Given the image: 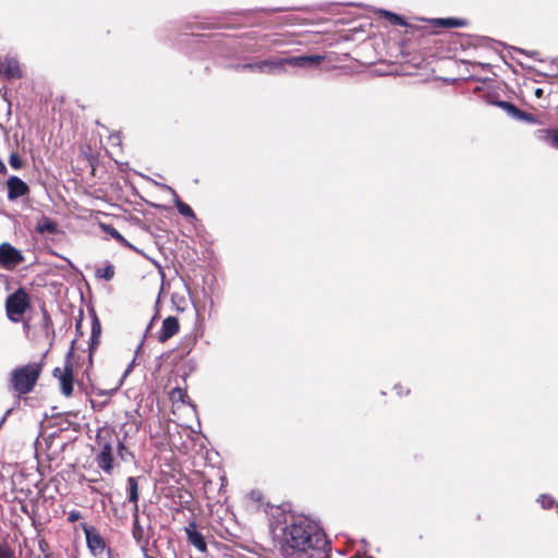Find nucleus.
<instances>
[{
    "instance_id": "1",
    "label": "nucleus",
    "mask_w": 558,
    "mask_h": 558,
    "mask_svg": "<svg viewBox=\"0 0 558 558\" xmlns=\"http://www.w3.org/2000/svg\"><path fill=\"white\" fill-rule=\"evenodd\" d=\"M276 538L281 558H330L324 530L305 515L286 517Z\"/></svg>"
},
{
    "instance_id": "2",
    "label": "nucleus",
    "mask_w": 558,
    "mask_h": 558,
    "mask_svg": "<svg viewBox=\"0 0 558 558\" xmlns=\"http://www.w3.org/2000/svg\"><path fill=\"white\" fill-rule=\"evenodd\" d=\"M40 375V367L37 364H27L13 369L11 373L10 384L11 387L19 395H26L33 390L38 377Z\"/></svg>"
},
{
    "instance_id": "3",
    "label": "nucleus",
    "mask_w": 558,
    "mask_h": 558,
    "mask_svg": "<svg viewBox=\"0 0 558 558\" xmlns=\"http://www.w3.org/2000/svg\"><path fill=\"white\" fill-rule=\"evenodd\" d=\"M28 306V294L23 289L16 290L14 293L10 294L5 301L8 318L14 323L20 322Z\"/></svg>"
},
{
    "instance_id": "4",
    "label": "nucleus",
    "mask_w": 558,
    "mask_h": 558,
    "mask_svg": "<svg viewBox=\"0 0 558 558\" xmlns=\"http://www.w3.org/2000/svg\"><path fill=\"white\" fill-rule=\"evenodd\" d=\"M24 262V256L20 250L9 242L0 244V267L5 270H13Z\"/></svg>"
},
{
    "instance_id": "5",
    "label": "nucleus",
    "mask_w": 558,
    "mask_h": 558,
    "mask_svg": "<svg viewBox=\"0 0 558 558\" xmlns=\"http://www.w3.org/2000/svg\"><path fill=\"white\" fill-rule=\"evenodd\" d=\"M242 71H254L265 74H276L282 72L281 58L268 59L258 62L244 63L236 66Z\"/></svg>"
},
{
    "instance_id": "6",
    "label": "nucleus",
    "mask_w": 558,
    "mask_h": 558,
    "mask_svg": "<svg viewBox=\"0 0 558 558\" xmlns=\"http://www.w3.org/2000/svg\"><path fill=\"white\" fill-rule=\"evenodd\" d=\"M82 530L84 531L86 537V544L89 551L94 555H100L106 548V543L104 537L96 531L95 527L89 526L86 523L81 524Z\"/></svg>"
},
{
    "instance_id": "7",
    "label": "nucleus",
    "mask_w": 558,
    "mask_h": 558,
    "mask_svg": "<svg viewBox=\"0 0 558 558\" xmlns=\"http://www.w3.org/2000/svg\"><path fill=\"white\" fill-rule=\"evenodd\" d=\"M323 59L322 56L317 54L281 58L282 72H284L286 65L303 69L314 68L318 65Z\"/></svg>"
},
{
    "instance_id": "8",
    "label": "nucleus",
    "mask_w": 558,
    "mask_h": 558,
    "mask_svg": "<svg viewBox=\"0 0 558 558\" xmlns=\"http://www.w3.org/2000/svg\"><path fill=\"white\" fill-rule=\"evenodd\" d=\"M184 532L186 534L187 542L193 545L201 553H205L207 550V544L201 532L197 531L196 523L190 522L185 527Z\"/></svg>"
},
{
    "instance_id": "9",
    "label": "nucleus",
    "mask_w": 558,
    "mask_h": 558,
    "mask_svg": "<svg viewBox=\"0 0 558 558\" xmlns=\"http://www.w3.org/2000/svg\"><path fill=\"white\" fill-rule=\"evenodd\" d=\"M7 186L9 201H14L29 192L28 185L22 179L15 175L9 178L7 181Z\"/></svg>"
},
{
    "instance_id": "10",
    "label": "nucleus",
    "mask_w": 558,
    "mask_h": 558,
    "mask_svg": "<svg viewBox=\"0 0 558 558\" xmlns=\"http://www.w3.org/2000/svg\"><path fill=\"white\" fill-rule=\"evenodd\" d=\"M179 328L180 325L178 318L174 316H168L162 322L161 329L158 335V340L160 342H166L179 331Z\"/></svg>"
},
{
    "instance_id": "11",
    "label": "nucleus",
    "mask_w": 558,
    "mask_h": 558,
    "mask_svg": "<svg viewBox=\"0 0 558 558\" xmlns=\"http://www.w3.org/2000/svg\"><path fill=\"white\" fill-rule=\"evenodd\" d=\"M74 345V341L72 342ZM73 354V347L69 350L66 354V359L70 360ZM61 391L64 396L70 397L73 392V377H72V366L69 361L65 364V375L60 380Z\"/></svg>"
},
{
    "instance_id": "12",
    "label": "nucleus",
    "mask_w": 558,
    "mask_h": 558,
    "mask_svg": "<svg viewBox=\"0 0 558 558\" xmlns=\"http://www.w3.org/2000/svg\"><path fill=\"white\" fill-rule=\"evenodd\" d=\"M0 73L9 80L20 78L22 71L19 61L14 58H5L3 61L0 60Z\"/></svg>"
},
{
    "instance_id": "13",
    "label": "nucleus",
    "mask_w": 558,
    "mask_h": 558,
    "mask_svg": "<svg viewBox=\"0 0 558 558\" xmlns=\"http://www.w3.org/2000/svg\"><path fill=\"white\" fill-rule=\"evenodd\" d=\"M97 464L98 466L105 471L106 473H111L112 471V448L110 442H105L102 445L101 451L97 456Z\"/></svg>"
},
{
    "instance_id": "14",
    "label": "nucleus",
    "mask_w": 558,
    "mask_h": 558,
    "mask_svg": "<svg viewBox=\"0 0 558 558\" xmlns=\"http://www.w3.org/2000/svg\"><path fill=\"white\" fill-rule=\"evenodd\" d=\"M535 136L538 141L558 149V129L537 130Z\"/></svg>"
},
{
    "instance_id": "15",
    "label": "nucleus",
    "mask_w": 558,
    "mask_h": 558,
    "mask_svg": "<svg viewBox=\"0 0 558 558\" xmlns=\"http://www.w3.org/2000/svg\"><path fill=\"white\" fill-rule=\"evenodd\" d=\"M168 190L171 192V194L173 196L175 207L178 208V211L180 213V215H182L183 217H185L187 219L195 220L196 216H195L193 209L187 204H185L184 202H182L180 199L177 192L172 187L168 186Z\"/></svg>"
},
{
    "instance_id": "16",
    "label": "nucleus",
    "mask_w": 558,
    "mask_h": 558,
    "mask_svg": "<svg viewBox=\"0 0 558 558\" xmlns=\"http://www.w3.org/2000/svg\"><path fill=\"white\" fill-rule=\"evenodd\" d=\"M128 488H129V501L134 505V511L138 512V485L137 480L133 476L128 478Z\"/></svg>"
},
{
    "instance_id": "17",
    "label": "nucleus",
    "mask_w": 558,
    "mask_h": 558,
    "mask_svg": "<svg viewBox=\"0 0 558 558\" xmlns=\"http://www.w3.org/2000/svg\"><path fill=\"white\" fill-rule=\"evenodd\" d=\"M433 24L435 26H441L446 28H452V27H464L466 25V21L462 19H456V17H446V19H435L433 21Z\"/></svg>"
},
{
    "instance_id": "18",
    "label": "nucleus",
    "mask_w": 558,
    "mask_h": 558,
    "mask_svg": "<svg viewBox=\"0 0 558 558\" xmlns=\"http://www.w3.org/2000/svg\"><path fill=\"white\" fill-rule=\"evenodd\" d=\"M36 231L39 233H54L57 231V225L50 218L41 219L37 226Z\"/></svg>"
},
{
    "instance_id": "19",
    "label": "nucleus",
    "mask_w": 558,
    "mask_h": 558,
    "mask_svg": "<svg viewBox=\"0 0 558 558\" xmlns=\"http://www.w3.org/2000/svg\"><path fill=\"white\" fill-rule=\"evenodd\" d=\"M100 323L96 315L93 317L92 322V336H90V350L94 349L99 343V337H100Z\"/></svg>"
},
{
    "instance_id": "20",
    "label": "nucleus",
    "mask_w": 558,
    "mask_h": 558,
    "mask_svg": "<svg viewBox=\"0 0 558 558\" xmlns=\"http://www.w3.org/2000/svg\"><path fill=\"white\" fill-rule=\"evenodd\" d=\"M96 277L110 281L114 277V266L108 264L106 267L97 269Z\"/></svg>"
},
{
    "instance_id": "21",
    "label": "nucleus",
    "mask_w": 558,
    "mask_h": 558,
    "mask_svg": "<svg viewBox=\"0 0 558 558\" xmlns=\"http://www.w3.org/2000/svg\"><path fill=\"white\" fill-rule=\"evenodd\" d=\"M381 14L393 25L404 26L407 24L403 17L396 13L383 10Z\"/></svg>"
},
{
    "instance_id": "22",
    "label": "nucleus",
    "mask_w": 558,
    "mask_h": 558,
    "mask_svg": "<svg viewBox=\"0 0 558 558\" xmlns=\"http://www.w3.org/2000/svg\"><path fill=\"white\" fill-rule=\"evenodd\" d=\"M170 398L173 402L183 403L185 401V398H187V395L182 388L177 387L171 390Z\"/></svg>"
},
{
    "instance_id": "23",
    "label": "nucleus",
    "mask_w": 558,
    "mask_h": 558,
    "mask_svg": "<svg viewBox=\"0 0 558 558\" xmlns=\"http://www.w3.org/2000/svg\"><path fill=\"white\" fill-rule=\"evenodd\" d=\"M9 163L13 169H21L23 167V162L20 156L16 153H12L9 157Z\"/></svg>"
},
{
    "instance_id": "24",
    "label": "nucleus",
    "mask_w": 558,
    "mask_h": 558,
    "mask_svg": "<svg viewBox=\"0 0 558 558\" xmlns=\"http://www.w3.org/2000/svg\"><path fill=\"white\" fill-rule=\"evenodd\" d=\"M248 500L252 501L256 508L259 507V502L263 500V494L259 490H252L248 496Z\"/></svg>"
},
{
    "instance_id": "25",
    "label": "nucleus",
    "mask_w": 558,
    "mask_h": 558,
    "mask_svg": "<svg viewBox=\"0 0 558 558\" xmlns=\"http://www.w3.org/2000/svg\"><path fill=\"white\" fill-rule=\"evenodd\" d=\"M542 508L549 509L554 505V499L549 495H541L537 499Z\"/></svg>"
},
{
    "instance_id": "26",
    "label": "nucleus",
    "mask_w": 558,
    "mask_h": 558,
    "mask_svg": "<svg viewBox=\"0 0 558 558\" xmlns=\"http://www.w3.org/2000/svg\"><path fill=\"white\" fill-rule=\"evenodd\" d=\"M108 233L118 240L120 243L124 244L125 246H131V244L120 234V232L114 228H108Z\"/></svg>"
},
{
    "instance_id": "27",
    "label": "nucleus",
    "mask_w": 558,
    "mask_h": 558,
    "mask_svg": "<svg viewBox=\"0 0 558 558\" xmlns=\"http://www.w3.org/2000/svg\"><path fill=\"white\" fill-rule=\"evenodd\" d=\"M141 532H142V529L140 526V523H138V514L136 511H134V521H133V535L135 538H140L141 537Z\"/></svg>"
},
{
    "instance_id": "28",
    "label": "nucleus",
    "mask_w": 558,
    "mask_h": 558,
    "mask_svg": "<svg viewBox=\"0 0 558 558\" xmlns=\"http://www.w3.org/2000/svg\"><path fill=\"white\" fill-rule=\"evenodd\" d=\"M506 111L514 117V118H522L523 117V112L518 109L513 104L510 102V105L508 106V108L506 109Z\"/></svg>"
},
{
    "instance_id": "29",
    "label": "nucleus",
    "mask_w": 558,
    "mask_h": 558,
    "mask_svg": "<svg viewBox=\"0 0 558 558\" xmlns=\"http://www.w3.org/2000/svg\"><path fill=\"white\" fill-rule=\"evenodd\" d=\"M81 518H82L81 512L76 511V510L69 512V515H68V520L70 522H75V521L80 520Z\"/></svg>"
},
{
    "instance_id": "30",
    "label": "nucleus",
    "mask_w": 558,
    "mask_h": 558,
    "mask_svg": "<svg viewBox=\"0 0 558 558\" xmlns=\"http://www.w3.org/2000/svg\"><path fill=\"white\" fill-rule=\"evenodd\" d=\"M52 374L56 378L60 380L61 378H63V375H65V367L63 369H61L60 367H56Z\"/></svg>"
},
{
    "instance_id": "31",
    "label": "nucleus",
    "mask_w": 558,
    "mask_h": 558,
    "mask_svg": "<svg viewBox=\"0 0 558 558\" xmlns=\"http://www.w3.org/2000/svg\"><path fill=\"white\" fill-rule=\"evenodd\" d=\"M550 69L553 71V75H558V58L551 61Z\"/></svg>"
},
{
    "instance_id": "32",
    "label": "nucleus",
    "mask_w": 558,
    "mask_h": 558,
    "mask_svg": "<svg viewBox=\"0 0 558 558\" xmlns=\"http://www.w3.org/2000/svg\"><path fill=\"white\" fill-rule=\"evenodd\" d=\"M496 105H497L498 107H500V108H502V109H505V110H506V109L508 108V106L510 105V102H508V101H504V100H500V101H497V102H496Z\"/></svg>"
},
{
    "instance_id": "33",
    "label": "nucleus",
    "mask_w": 558,
    "mask_h": 558,
    "mask_svg": "<svg viewBox=\"0 0 558 558\" xmlns=\"http://www.w3.org/2000/svg\"><path fill=\"white\" fill-rule=\"evenodd\" d=\"M7 171V167L3 163L2 160H0V173H4Z\"/></svg>"
},
{
    "instance_id": "34",
    "label": "nucleus",
    "mask_w": 558,
    "mask_h": 558,
    "mask_svg": "<svg viewBox=\"0 0 558 558\" xmlns=\"http://www.w3.org/2000/svg\"><path fill=\"white\" fill-rule=\"evenodd\" d=\"M118 447H119V450H120V454H121V457L123 458L122 450H125V447H124V445H123L121 441H119Z\"/></svg>"
},
{
    "instance_id": "35",
    "label": "nucleus",
    "mask_w": 558,
    "mask_h": 558,
    "mask_svg": "<svg viewBox=\"0 0 558 558\" xmlns=\"http://www.w3.org/2000/svg\"><path fill=\"white\" fill-rule=\"evenodd\" d=\"M395 390L397 391L398 395H402V389L400 385L395 386Z\"/></svg>"
},
{
    "instance_id": "36",
    "label": "nucleus",
    "mask_w": 558,
    "mask_h": 558,
    "mask_svg": "<svg viewBox=\"0 0 558 558\" xmlns=\"http://www.w3.org/2000/svg\"><path fill=\"white\" fill-rule=\"evenodd\" d=\"M350 558H373L371 556H366V555H363V556H360V555H355V556H352Z\"/></svg>"
},
{
    "instance_id": "37",
    "label": "nucleus",
    "mask_w": 558,
    "mask_h": 558,
    "mask_svg": "<svg viewBox=\"0 0 558 558\" xmlns=\"http://www.w3.org/2000/svg\"><path fill=\"white\" fill-rule=\"evenodd\" d=\"M9 413H11V410H8V411H7V413H5L4 417L2 418L1 423L5 420V417H7V415H8Z\"/></svg>"
},
{
    "instance_id": "38",
    "label": "nucleus",
    "mask_w": 558,
    "mask_h": 558,
    "mask_svg": "<svg viewBox=\"0 0 558 558\" xmlns=\"http://www.w3.org/2000/svg\"><path fill=\"white\" fill-rule=\"evenodd\" d=\"M541 94H542V89H539V88H538V89L536 90V95H537V96H539Z\"/></svg>"
},
{
    "instance_id": "39",
    "label": "nucleus",
    "mask_w": 558,
    "mask_h": 558,
    "mask_svg": "<svg viewBox=\"0 0 558 558\" xmlns=\"http://www.w3.org/2000/svg\"><path fill=\"white\" fill-rule=\"evenodd\" d=\"M536 52L535 51H532V52H529L527 54L529 56H534Z\"/></svg>"
},
{
    "instance_id": "40",
    "label": "nucleus",
    "mask_w": 558,
    "mask_h": 558,
    "mask_svg": "<svg viewBox=\"0 0 558 558\" xmlns=\"http://www.w3.org/2000/svg\"><path fill=\"white\" fill-rule=\"evenodd\" d=\"M518 51L521 53H525V51L523 49H518Z\"/></svg>"
},
{
    "instance_id": "41",
    "label": "nucleus",
    "mask_w": 558,
    "mask_h": 558,
    "mask_svg": "<svg viewBox=\"0 0 558 558\" xmlns=\"http://www.w3.org/2000/svg\"><path fill=\"white\" fill-rule=\"evenodd\" d=\"M3 558H10V556L3 555Z\"/></svg>"
},
{
    "instance_id": "42",
    "label": "nucleus",
    "mask_w": 558,
    "mask_h": 558,
    "mask_svg": "<svg viewBox=\"0 0 558 558\" xmlns=\"http://www.w3.org/2000/svg\"><path fill=\"white\" fill-rule=\"evenodd\" d=\"M0 558H3V555L0 554Z\"/></svg>"
}]
</instances>
